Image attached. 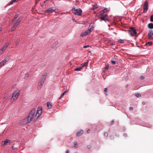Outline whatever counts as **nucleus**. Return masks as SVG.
Instances as JSON below:
<instances>
[{
    "label": "nucleus",
    "mask_w": 153,
    "mask_h": 153,
    "mask_svg": "<svg viewBox=\"0 0 153 153\" xmlns=\"http://www.w3.org/2000/svg\"><path fill=\"white\" fill-rule=\"evenodd\" d=\"M36 112V109L33 108L29 112L27 117V123H29L33 118L34 119L35 114Z\"/></svg>",
    "instance_id": "1"
},
{
    "label": "nucleus",
    "mask_w": 153,
    "mask_h": 153,
    "mask_svg": "<svg viewBox=\"0 0 153 153\" xmlns=\"http://www.w3.org/2000/svg\"><path fill=\"white\" fill-rule=\"evenodd\" d=\"M72 10L74 15L79 16L81 15L82 11L81 9H76L75 7H73L72 9Z\"/></svg>",
    "instance_id": "2"
},
{
    "label": "nucleus",
    "mask_w": 153,
    "mask_h": 153,
    "mask_svg": "<svg viewBox=\"0 0 153 153\" xmlns=\"http://www.w3.org/2000/svg\"><path fill=\"white\" fill-rule=\"evenodd\" d=\"M47 74V73H45L40 80V81L39 82L38 85L39 86L40 88L43 85L45 80L46 78Z\"/></svg>",
    "instance_id": "3"
},
{
    "label": "nucleus",
    "mask_w": 153,
    "mask_h": 153,
    "mask_svg": "<svg viewBox=\"0 0 153 153\" xmlns=\"http://www.w3.org/2000/svg\"><path fill=\"white\" fill-rule=\"evenodd\" d=\"M42 107H40L37 109L36 114L34 116V119L36 120L38 119L42 114Z\"/></svg>",
    "instance_id": "4"
},
{
    "label": "nucleus",
    "mask_w": 153,
    "mask_h": 153,
    "mask_svg": "<svg viewBox=\"0 0 153 153\" xmlns=\"http://www.w3.org/2000/svg\"><path fill=\"white\" fill-rule=\"evenodd\" d=\"M20 94V91L17 90L13 94L11 98L14 100H16Z\"/></svg>",
    "instance_id": "5"
},
{
    "label": "nucleus",
    "mask_w": 153,
    "mask_h": 153,
    "mask_svg": "<svg viewBox=\"0 0 153 153\" xmlns=\"http://www.w3.org/2000/svg\"><path fill=\"white\" fill-rule=\"evenodd\" d=\"M128 33L132 36H134L137 34V32L134 28L131 27L128 30Z\"/></svg>",
    "instance_id": "6"
},
{
    "label": "nucleus",
    "mask_w": 153,
    "mask_h": 153,
    "mask_svg": "<svg viewBox=\"0 0 153 153\" xmlns=\"http://www.w3.org/2000/svg\"><path fill=\"white\" fill-rule=\"evenodd\" d=\"M143 8L144 10L143 12L146 13L148 9V2L147 0H146L144 4L143 5Z\"/></svg>",
    "instance_id": "7"
},
{
    "label": "nucleus",
    "mask_w": 153,
    "mask_h": 153,
    "mask_svg": "<svg viewBox=\"0 0 153 153\" xmlns=\"http://www.w3.org/2000/svg\"><path fill=\"white\" fill-rule=\"evenodd\" d=\"M56 9V7H49L45 11V13H50L55 11Z\"/></svg>",
    "instance_id": "8"
},
{
    "label": "nucleus",
    "mask_w": 153,
    "mask_h": 153,
    "mask_svg": "<svg viewBox=\"0 0 153 153\" xmlns=\"http://www.w3.org/2000/svg\"><path fill=\"white\" fill-rule=\"evenodd\" d=\"M100 19L102 20L106 21L108 22L109 21V19L108 18V16L107 14H105L103 16L101 17Z\"/></svg>",
    "instance_id": "9"
},
{
    "label": "nucleus",
    "mask_w": 153,
    "mask_h": 153,
    "mask_svg": "<svg viewBox=\"0 0 153 153\" xmlns=\"http://www.w3.org/2000/svg\"><path fill=\"white\" fill-rule=\"evenodd\" d=\"M93 28V25H91V24L89 25L88 29L86 31L88 34H89L91 33V32L92 30V28Z\"/></svg>",
    "instance_id": "10"
},
{
    "label": "nucleus",
    "mask_w": 153,
    "mask_h": 153,
    "mask_svg": "<svg viewBox=\"0 0 153 153\" xmlns=\"http://www.w3.org/2000/svg\"><path fill=\"white\" fill-rule=\"evenodd\" d=\"M8 61V59H4L0 63V66L2 67L4 66V64L7 62Z\"/></svg>",
    "instance_id": "11"
},
{
    "label": "nucleus",
    "mask_w": 153,
    "mask_h": 153,
    "mask_svg": "<svg viewBox=\"0 0 153 153\" xmlns=\"http://www.w3.org/2000/svg\"><path fill=\"white\" fill-rule=\"evenodd\" d=\"M152 30H150L148 34V36L149 39H151L152 35H153V32H152Z\"/></svg>",
    "instance_id": "12"
},
{
    "label": "nucleus",
    "mask_w": 153,
    "mask_h": 153,
    "mask_svg": "<svg viewBox=\"0 0 153 153\" xmlns=\"http://www.w3.org/2000/svg\"><path fill=\"white\" fill-rule=\"evenodd\" d=\"M83 131L82 130H80V131H77L76 132V134L77 137H79V136H81V135L83 134Z\"/></svg>",
    "instance_id": "13"
},
{
    "label": "nucleus",
    "mask_w": 153,
    "mask_h": 153,
    "mask_svg": "<svg viewBox=\"0 0 153 153\" xmlns=\"http://www.w3.org/2000/svg\"><path fill=\"white\" fill-rule=\"evenodd\" d=\"M21 21V20L20 19H18L17 20V22H15L14 25V27H16L19 24L20 22Z\"/></svg>",
    "instance_id": "14"
},
{
    "label": "nucleus",
    "mask_w": 153,
    "mask_h": 153,
    "mask_svg": "<svg viewBox=\"0 0 153 153\" xmlns=\"http://www.w3.org/2000/svg\"><path fill=\"white\" fill-rule=\"evenodd\" d=\"M108 11L107 8H105L102 10L100 12V14L101 15L103 13H105Z\"/></svg>",
    "instance_id": "15"
},
{
    "label": "nucleus",
    "mask_w": 153,
    "mask_h": 153,
    "mask_svg": "<svg viewBox=\"0 0 153 153\" xmlns=\"http://www.w3.org/2000/svg\"><path fill=\"white\" fill-rule=\"evenodd\" d=\"M58 44V42L56 41L53 44L51 45V46L52 48H53L55 47Z\"/></svg>",
    "instance_id": "16"
},
{
    "label": "nucleus",
    "mask_w": 153,
    "mask_h": 153,
    "mask_svg": "<svg viewBox=\"0 0 153 153\" xmlns=\"http://www.w3.org/2000/svg\"><path fill=\"white\" fill-rule=\"evenodd\" d=\"M148 27L149 29H153V24L152 23H149L148 25Z\"/></svg>",
    "instance_id": "17"
},
{
    "label": "nucleus",
    "mask_w": 153,
    "mask_h": 153,
    "mask_svg": "<svg viewBox=\"0 0 153 153\" xmlns=\"http://www.w3.org/2000/svg\"><path fill=\"white\" fill-rule=\"evenodd\" d=\"M4 47H3L0 50V55L2 54L4 52V51L6 49L4 48Z\"/></svg>",
    "instance_id": "18"
},
{
    "label": "nucleus",
    "mask_w": 153,
    "mask_h": 153,
    "mask_svg": "<svg viewBox=\"0 0 153 153\" xmlns=\"http://www.w3.org/2000/svg\"><path fill=\"white\" fill-rule=\"evenodd\" d=\"M68 90H67L66 91H65L61 95L60 97L59 98V99H61L63 96L64 95H65L66 94V93H68Z\"/></svg>",
    "instance_id": "19"
},
{
    "label": "nucleus",
    "mask_w": 153,
    "mask_h": 153,
    "mask_svg": "<svg viewBox=\"0 0 153 153\" xmlns=\"http://www.w3.org/2000/svg\"><path fill=\"white\" fill-rule=\"evenodd\" d=\"M47 106L49 108H52V105L51 102H48L47 103Z\"/></svg>",
    "instance_id": "20"
},
{
    "label": "nucleus",
    "mask_w": 153,
    "mask_h": 153,
    "mask_svg": "<svg viewBox=\"0 0 153 153\" xmlns=\"http://www.w3.org/2000/svg\"><path fill=\"white\" fill-rule=\"evenodd\" d=\"M88 34V33L86 31H85L83 33H82L81 34V36H86Z\"/></svg>",
    "instance_id": "21"
},
{
    "label": "nucleus",
    "mask_w": 153,
    "mask_h": 153,
    "mask_svg": "<svg viewBox=\"0 0 153 153\" xmlns=\"http://www.w3.org/2000/svg\"><path fill=\"white\" fill-rule=\"evenodd\" d=\"M9 141V140L7 139L5 141H3L2 142L3 145H6L8 142Z\"/></svg>",
    "instance_id": "22"
},
{
    "label": "nucleus",
    "mask_w": 153,
    "mask_h": 153,
    "mask_svg": "<svg viewBox=\"0 0 153 153\" xmlns=\"http://www.w3.org/2000/svg\"><path fill=\"white\" fill-rule=\"evenodd\" d=\"M116 59H112L111 62L112 64L114 65L116 63Z\"/></svg>",
    "instance_id": "23"
},
{
    "label": "nucleus",
    "mask_w": 153,
    "mask_h": 153,
    "mask_svg": "<svg viewBox=\"0 0 153 153\" xmlns=\"http://www.w3.org/2000/svg\"><path fill=\"white\" fill-rule=\"evenodd\" d=\"M99 7V6L98 5H94L93 7L91 9L92 10H94L96 8H97Z\"/></svg>",
    "instance_id": "24"
},
{
    "label": "nucleus",
    "mask_w": 153,
    "mask_h": 153,
    "mask_svg": "<svg viewBox=\"0 0 153 153\" xmlns=\"http://www.w3.org/2000/svg\"><path fill=\"white\" fill-rule=\"evenodd\" d=\"M82 67L76 68H75L74 70L75 71H79L82 69Z\"/></svg>",
    "instance_id": "25"
},
{
    "label": "nucleus",
    "mask_w": 153,
    "mask_h": 153,
    "mask_svg": "<svg viewBox=\"0 0 153 153\" xmlns=\"http://www.w3.org/2000/svg\"><path fill=\"white\" fill-rule=\"evenodd\" d=\"M10 44V43L9 42L6 43L4 45V46L3 47H4V48L6 49L7 47Z\"/></svg>",
    "instance_id": "26"
},
{
    "label": "nucleus",
    "mask_w": 153,
    "mask_h": 153,
    "mask_svg": "<svg viewBox=\"0 0 153 153\" xmlns=\"http://www.w3.org/2000/svg\"><path fill=\"white\" fill-rule=\"evenodd\" d=\"M104 92L105 93V94L107 96L108 94V91H107V88H105L104 89Z\"/></svg>",
    "instance_id": "27"
},
{
    "label": "nucleus",
    "mask_w": 153,
    "mask_h": 153,
    "mask_svg": "<svg viewBox=\"0 0 153 153\" xmlns=\"http://www.w3.org/2000/svg\"><path fill=\"white\" fill-rule=\"evenodd\" d=\"M152 44V43L151 42H146V45L150 46Z\"/></svg>",
    "instance_id": "28"
},
{
    "label": "nucleus",
    "mask_w": 153,
    "mask_h": 153,
    "mask_svg": "<svg viewBox=\"0 0 153 153\" xmlns=\"http://www.w3.org/2000/svg\"><path fill=\"white\" fill-rule=\"evenodd\" d=\"M118 41V42L121 43H124V40L121 39H119Z\"/></svg>",
    "instance_id": "29"
},
{
    "label": "nucleus",
    "mask_w": 153,
    "mask_h": 153,
    "mask_svg": "<svg viewBox=\"0 0 153 153\" xmlns=\"http://www.w3.org/2000/svg\"><path fill=\"white\" fill-rule=\"evenodd\" d=\"M19 39H17L16 42L15 44L16 45H18L19 43Z\"/></svg>",
    "instance_id": "30"
},
{
    "label": "nucleus",
    "mask_w": 153,
    "mask_h": 153,
    "mask_svg": "<svg viewBox=\"0 0 153 153\" xmlns=\"http://www.w3.org/2000/svg\"><path fill=\"white\" fill-rule=\"evenodd\" d=\"M74 146L75 148H77L78 145L77 143L76 142H74Z\"/></svg>",
    "instance_id": "31"
},
{
    "label": "nucleus",
    "mask_w": 153,
    "mask_h": 153,
    "mask_svg": "<svg viewBox=\"0 0 153 153\" xmlns=\"http://www.w3.org/2000/svg\"><path fill=\"white\" fill-rule=\"evenodd\" d=\"M135 96L137 97H141V95L140 94L138 93H136Z\"/></svg>",
    "instance_id": "32"
},
{
    "label": "nucleus",
    "mask_w": 153,
    "mask_h": 153,
    "mask_svg": "<svg viewBox=\"0 0 153 153\" xmlns=\"http://www.w3.org/2000/svg\"><path fill=\"white\" fill-rule=\"evenodd\" d=\"M14 2H13V0H12L10 2H9V3H8V4H7V5H10L11 4H13V3Z\"/></svg>",
    "instance_id": "33"
},
{
    "label": "nucleus",
    "mask_w": 153,
    "mask_h": 153,
    "mask_svg": "<svg viewBox=\"0 0 153 153\" xmlns=\"http://www.w3.org/2000/svg\"><path fill=\"white\" fill-rule=\"evenodd\" d=\"M150 21L151 22H153V15H152L151 16Z\"/></svg>",
    "instance_id": "34"
},
{
    "label": "nucleus",
    "mask_w": 153,
    "mask_h": 153,
    "mask_svg": "<svg viewBox=\"0 0 153 153\" xmlns=\"http://www.w3.org/2000/svg\"><path fill=\"white\" fill-rule=\"evenodd\" d=\"M19 16V14H16L14 16V19H16L17 18V17H18Z\"/></svg>",
    "instance_id": "35"
},
{
    "label": "nucleus",
    "mask_w": 153,
    "mask_h": 153,
    "mask_svg": "<svg viewBox=\"0 0 153 153\" xmlns=\"http://www.w3.org/2000/svg\"><path fill=\"white\" fill-rule=\"evenodd\" d=\"M104 135L105 137H107L108 135V133L107 132H105L104 133Z\"/></svg>",
    "instance_id": "36"
},
{
    "label": "nucleus",
    "mask_w": 153,
    "mask_h": 153,
    "mask_svg": "<svg viewBox=\"0 0 153 153\" xmlns=\"http://www.w3.org/2000/svg\"><path fill=\"white\" fill-rule=\"evenodd\" d=\"M16 27H14V26H13L12 27V28H11V31H14L15 30V29H16Z\"/></svg>",
    "instance_id": "37"
},
{
    "label": "nucleus",
    "mask_w": 153,
    "mask_h": 153,
    "mask_svg": "<svg viewBox=\"0 0 153 153\" xmlns=\"http://www.w3.org/2000/svg\"><path fill=\"white\" fill-rule=\"evenodd\" d=\"M110 138L111 140H113L114 139V137L113 135H110L109 137Z\"/></svg>",
    "instance_id": "38"
},
{
    "label": "nucleus",
    "mask_w": 153,
    "mask_h": 153,
    "mask_svg": "<svg viewBox=\"0 0 153 153\" xmlns=\"http://www.w3.org/2000/svg\"><path fill=\"white\" fill-rule=\"evenodd\" d=\"M88 62H85L83 64V66H85L88 65Z\"/></svg>",
    "instance_id": "39"
},
{
    "label": "nucleus",
    "mask_w": 153,
    "mask_h": 153,
    "mask_svg": "<svg viewBox=\"0 0 153 153\" xmlns=\"http://www.w3.org/2000/svg\"><path fill=\"white\" fill-rule=\"evenodd\" d=\"M29 76V74H28V73H27V74H26L25 75V77H28Z\"/></svg>",
    "instance_id": "40"
},
{
    "label": "nucleus",
    "mask_w": 153,
    "mask_h": 153,
    "mask_svg": "<svg viewBox=\"0 0 153 153\" xmlns=\"http://www.w3.org/2000/svg\"><path fill=\"white\" fill-rule=\"evenodd\" d=\"M89 47V45H85L83 46V48H86Z\"/></svg>",
    "instance_id": "41"
},
{
    "label": "nucleus",
    "mask_w": 153,
    "mask_h": 153,
    "mask_svg": "<svg viewBox=\"0 0 153 153\" xmlns=\"http://www.w3.org/2000/svg\"><path fill=\"white\" fill-rule=\"evenodd\" d=\"M140 79L141 80L143 79H144V77L143 76H141L140 78Z\"/></svg>",
    "instance_id": "42"
},
{
    "label": "nucleus",
    "mask_w": 153,
    "mask_h": 153,
    "mask_svg": "<svg viewBox=\"0 0 153 153\" xmlns=\"http://www.w3.org/2000/svg\"><path fill=\"white\" fill-rule=\"evenodd\" d=\"M87 148L88 149H90L91 148V146L90 145H88L87 146Z\"/></svg>",
    "instance_id": "43"
},
{
    "label": "nucleus",
    "mask_w": 153,
    "mask_h": 153,
    "mask_svg": "<svg viewBox=\"0 0 153 153\" xmlns=\"http://www.w3.org/2000/svg\"><path fill=\"white\" fill-rule=\"evenodd\" d=\"M114 121L113 120L111 121V122L110 124H113L114 123Z\"/></svg>",
    "instance_id": "44"
},
{
    "label": "nucleus",
    "mask_w": 153,
    "mask_h": 153,
    "mask_svg": "<svg viewBox=\"0 0 153 153\" xmlns=\"http://www.w3.org/2000/svg\"><path fill=\"white\" fill-rule=\"evenodd\" d=\"M147 126L149 128H151L152 126V125H149L148 126Z\"/></svg>",
    "instance_id": "45"
},
{
    "label": "nucleus",
    "mask_w": 153,
    "mask_h": 153,
    "mask_svg": "<svg viewBox=\"0 0 153 153\" xmlns=\"http://www.w3.org/2000/svg\"><path fill=\"white\" fill-rule=\"evenodd\" d=\"M109 68V66H106L105 67V69L107 70Z\"/></svg>",
    "instance_id": "46"
},
{
    "label": "nucleus",
    "mask_w": 153,
    "mask_h": 153,
    "mask_svg": "<svg viewBox=\"0 0 153 153\" xmlns=\"http://www.w3.org/2000/svg\"><path fill=\"white\" fill-rule=\"evenodd\" d=\"M69 151L67 149L66 151V153H69Z\"/></svg>",
    "instance_id": "47"
},
{
    "label": "nucleus",
    "mask_w": 153,
    "mask_h": 153,
    "mask_svg": "<svg viewBox=\"0 0 153 153\" xmlns=\"http://www.w3.org/2000/svg\"><path fill=\"white\" fill-rule=\"evenodd\" d=\"M133 109V108L132 107H130L129 108V109L130 110H132Z\"/></svg>",
    "instance_id": "48"
},
{
    "label": "nucleus",
    "mask_w": 153,
    "mask_h": 153,
    "mask_svg": "<svg viewBox=\"0 0 153 153\" xmlns=\"http://www.w3.org/2000/svg\"><path fill=\"white\" fill-rule=\"evenodd\" d=\"M123 135L125 137H126L127 136V134L126 133H124L123 134Z\"/></svg>",
    "instance_id": "49"
},
{
    "label": "nucleus",
    "mask_w": 153,
    "mask_h": 153,
    "mask_svg": "<svg viewBox=\"0 0 153 153\" xmlns=\"http://www.w3.org/2000/svg\"><path fill=\"white\" fill-rule=\"evenodd\" d=\"M16 19H14V18L12 19V21L13 22H14L15 21Z\"/></svg>",
    "instance_id": "50"
},
{
    "label": "nucleus",
    "mask_w": 153,
    "mask_h": 153,
    "mask_svg": "<svg viewBox=\"0 0 153 153\" xmlns=\"http://www.w3.org/2000/svg\"><path fill=\"white\" fill-rule=\"evenodd\" d=\"M14 2H17L18 0H13Z\"/></svg>",
    "instance_id": "51"
},
{
    "label": "nucleus",
    "mask_w": 153,
    "mask_h": 153,
    "mask_svg": "<svg viewBox=\"0 0 153 153\" xmlns=\"http://www.w3.org/2000/svg\"><path fill=\"white\" fill-rule=\"evenodd\" d=\"M90 132V130L89 129H88L87 131V132L88 133Z\"/></svg>",
    "instance_id": "52"
},
{
    "label": "nucleus",
    "mask_w": 153,
    "mask_h": 153,
    "mask_svg": "<svg viewBox=\"0 0 153 153\" xmlns=\"http://www.w3.org/2000/svg\"><path fill=\"white\" fill-rule=\"evenodd\" d=\"M128 86V85H127L126 86V88H127Z\"/></svg>",
    "instance_id": "53"
},
{
    "label": "nucleus",
    "mask_w": 153,
    "mask_h": 153,
    "mask_svg": "<svg viewBox=\"0 0 153 153\" xmlns=\"http://www.w3.org/2000/svg\"><path fill=\"white\" fill-rule=\"evenodd\" d=\"M145 102H143V104H145Z\"/></svg>",
    "instance_id": "54"
},
{
    "label": "nucleus",
    "mask_w": 153,
    "mask_h": 153,
    "mask_svg": "<svg viewBox=\"0 0 153 153\" xmlns=\"http://www.w3.org/2000/svg\"><path fill=\"white\" fill-rule=\"evenodd\" d=\"M124 131H125L126 129V128H123Z\"/></svg>",
    "instance_id": "55"
},
{
    "label": "nucleus",
    "mask_w": 153,
    "mask_h": 153,
    "mask_svg": "<svg viewBox=\"0 0 153 153\" xmlns=\"http://www.w3.org/2000/svg\"><path fill=\"white\" fill-rule=\"evenodd\" d=\"M113 45V44H112H112H111V46H112Z\"/></svg>",
    "instance_id": "56"
},
{
    "label": "nucleus",
    "mask_w": 153,
    "mask_h": 153,
    "mask_svg": "<svg viewBox=\"0 0 153 153\" xmlns=\"http://www.w3.org/2000/svg\"><path fill=\"white\" fill-rule=\"evenodd\" d=\"M72 20H73V21H74L75 19H73Z\"/></svg>",
    "instance_id": "57"
}]
</instances>
